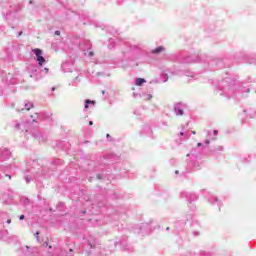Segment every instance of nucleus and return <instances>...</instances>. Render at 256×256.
<instances>
[{
	"label": "nucleus",
	"instance_id": "f257e3e1",
	"mask_svg": "<svg viewBox=\"0 0 256 256\" xmlns=\"http://www.w3.org/2000/svg\"><path fill=\"white\" fill-rule=\"evenodd\" d=\"M30 118L32 120H28V121H23V120H15L12 124L13 128L16 131H21L22 133H29L30 135H32V137H34V139H37V141H39V143H45L47 141V135L45 134H41V132H39L38 130H32L31 128H29L32 125H35V123H39L41 121V118L39 117L38 113H35L33 115H30Z\"/></svg>",
	"mask_w": 256,
	"mask_h": 256
},
{
	"label": "nucleus",
	"instance_id": "f03ea898",
	"mask_svg": "<svg viewBox=\"0 0 256 256\" xmlns=\"http://www.w3.org/2000/svg\"><path fill=\"white\" fill-rule=\"evenodd\" d=\"M178 61L180 63H197V61H203L207 63L208 69L210 71H215V69H223L225 67V62L219 58H212L206 55L199 56V54L185 55L181 54Z\"/></svg>",
	"mask_w": 256,
	"mask_h": 256
},
{
	"label": "nucleus",
	"instance_id": "7ed1b4c3",
	"mask_svg": "<svg viewBox=\"0 0 256 256\" xmlns=\"http://www.w3.org/2000/svg\"><path fill=\"white\" fill-rule=\"evenodd\" d=\"M216 94L227 99L235 97V80L227 77L220 81L216 89Z\"/></svg>",
	"mask_w": 256,
	"mask_h": 256
},
{
	"label": "nucleus",
	"instance_id": "20e7f679",
	"mask_svg": "<svg viewBox=\"0 0 256 256\" xmlns=\"http://www.w3.org/2000/svg\"><path fill=\"white\" fill-rule=\"evenodd\" d=\"M37 167H39V164L37 163V161L33 160L32 161V168L26 170L25 173V181L26 183H31V181H33V179H35V177H40V175H42V177H50L51 173L46 171V168H42V170H38L35 171L37 169Z\"/></svg>",
	"mask_w": 256,
	"mask_h": 256
},
{
	"label": "nucleus",
	"instance_id": "39448f33",
	"mask_svg": "<svg viewBox=\"0 0 256 256\" xmlns=\"http://www.w3.org/2000/svg\"><path fill=\"white\" fill-rule=\"evenodd\" d=\"M16 11H19V6L7 4L6 6H3L2 15L6 21H9L14 17Z\"/></svg>",
	"mask_w": 256,
	"mask_h": 256
},
{
	"label": "nucleus",
	"instance_id": "423d86ee",
	"mask_svg": "<svg viewBox=\"0 0 256 256\" xmlns=\"http://www.w3.org/2000/svg\"><path fill=\"white\" fill-rule=\"evenodd\" d=\"M91 47V41L89 40H84L80 44V49L84 52V55H86L87 57H93L94 55L93 51H91Z\"/></svg>",
	"mask_w": 256,
	"mask_h": 256
},
{
	"label": "nucleus",
	"instance_id": "0eeeda50",
	"mask_svg": "<svg viewBox=\"0 0 256 256\" xmlns=\"http://www.w3.org/2000/svg\"><path fill=\"white\" fill-rule=\"evenodd\" d=\"M180 199H186L188 203H193L199 199V196L196 193H191L187 191L180 192Z\"/></svg>",
	"mask_w": 256,
	"mask_h": 256
},
{
	"label": "nucleus",
	"instance_id": "6e6552de",
	"mask_svg": "<svg viewBox=\"0 0 256 256\" xmlns=\"http://www.w3.org/2000/svg\"><path fill=\"white\" fill-rule=\"evenodd\" d=\"M34 55H36V61L39 67H43V63H45V57H43V50L39 48H35L32 50Z\"/></svg>",
	"mask_w": 256,
	"mask_h": 256
},
{
	"label": "nucleus",
	"instance_id": "1a4fd4ad",
	"mask_svg": "<svg viewBox=\"0 0 256 256\" xmlns=\"http://www.w3.org/2000/svg\"><path fill=\"white\" fill-rule=\"evenodd\" d=\"M23 106H24L23 108H18L17 109L18 113L21 112V111H31V109H33V107H35L33 102H31L29 100H24Z\"/></svg>",
	"mask_w": 256,
	"mask_h": 256
},
{
	"label": "nucleus",
	"instance_id": "9d476101",
	"mask_svg": "<svg viewBox=\"0 0 256 256\" xmlns=\"http://www.w3.org/2000/svg\"><path fill=\"white\" fill-rule=\"evenodd\" d=\"M183 109H185V105H183L182 103H177L176 105H174L175 115L181 117V115H183Z\"/></svg>",
	"mask_w": 256,
	"mask_h": 256
},
{
	"label": "nucleus",
	"instance_id": "9b49d317",
	"mask_svg": "<svg viewBox=\"0 0 256 256\" xmlns=\"http://www.w3.org/2000/svg\"><path fill=\"white\" fill-rule=\"evenodd\" d=\"M9 157H11V151L7 148L2 149L0 153V160L3 161L4 159H9Z\"/></svg>",
	"mask_w": 256,
	"mask_h": 256
},
{
	"label": "nucleus",
	"instance_id": "f8f14e48",
	"mask_svg": "<svg viewBox=\"0 0 256 256\" xmlns=\"http://www.w3.org/2000/svg\"><path fill=\"white\" fill-rule=\"evenodd\" d=\"M131 53H141V47L139 45H130Z\"/></svg>",
	"mask_w": 256,
	"mask_h": 256
},
{
	"label": "nucleus",
	"instance_id": "ddd939ff",
	"mask_svg": "<svg viewBox=\"0 0 256 256\" xmlns=\"http://www.w3.org/2000/svg\"><path fill=\"white\" fill-rule=\"evenodd\" d=\"M162 51H165V47H163V46H158V47H156L155 49H153V50L151 51V53H152L153 55H159V53H162Z\"/></svg>",
	"mask_w": 256,
	"mask_h": 256
},
{
	"label": "nucleus",
	"instance_id": "4468645a",
	"mask_svg": "<svg viewBox=\"0 0 256 256\" xmlns=\"http://www.w3.org/2000/svg\"><path fill=\"white\" fill-rule=\"evenodd\" d=\"M33 251H35V248H32L30 246H25L23 248V253H25V255H32Z\"/></svg>",
	"mask_w": 256,
	"mask_h": 256
},
{
	"label": "nucleus",
	"instance_id": "2eb2a0df",
	"mask_svg": "<svg viewBox=\"0 0 256 256\" xmlns=\"http://www.w3.org/2000/svg\"><path fill=\"white\" fill-rule=\"evenodd\" d=\"M143 83H147V80H145V78H137L135 85H137V87H141V85H143Z\"/></svg>",
	"mask_w": 256,
	"mask_h": 256
},
{
	"label": "nucleus",
	"instance_id": "dca6fc26",
	"mask_svg": "<svg viewBox=\"0 0 256 256\" xmlns=\"http://www.w3.org/2000/svg\"><path fill=\"white\" fill-rule=\"evenodd\" d=\"M92 105V107L95 105V101L93 100H86L84 104V109H89V106Z\"/></svg>",
	"mask_w": 256,
	"mask_h": 256
},
{
	"label": "nucleus",
	"instance_id": "f3484780",
	"mask_svg": "<svg viewBox=\"0 0 256 256\" xmlns=\"http://www.w3.org/2000/svg\"><path fill=\"white\" fill-rule=\"evenodd\" d=\"M67 67H69V63L65 62L62 64V69H63L64 73H70L71 68H67Z\"/></svg>",
	"mask_w": 256,
	"mask_h": 256
},
{
	"label": "nucleus",
	"instance_id": "a211bd4d",
	"mask_svg": "<svg viewBox=\"0 0 256 256\" xmlns=\"http://www.w3.org/2000/svg\"><path fill=\"white\" fill-rule=\"evenodd\" d=\"M160 77H161L163 83H167L169 81V75H167L165 73L161 74Z\"/></svg>",
	"mask_w": 256,
	"mask_h": 256
},
{
	"label": "nucleus",
	"instance_id": "6ab92c4d",
	"mask_svg": "<svg viewBox=\"0 0 256 256\" xmlns=\"http://www.w3.org/2000/svg\"><path fill=\"white\" fill-rule=\"evenodd\" d=\"M181 137H185V139H189V137H191V133L190 132H180Z\"/></svg>",
	"mask_w": 256,
	"mask_h": 256
},
{
	"label": "nucleus",
	"instance_id": "aec40b11",
	"mask_svg": "<svg viewBox=\"0 0 256 256\" xmlns=\"http://www.w3.org/2000/svg\"><path fill=\"white\" fill-rule=\"evenodd\" d=\"M109 49H114L115 48V41L113 40V38L109 39Z\"/></svg>",
	"mask_w": 256,
	"mask_h": 256
},
{
	"label": "nucleus",
	"instance_id": "412c9836",
	"mask_svg": "<svg viewBox=\"0 0 256 256\" xmlns=\"http://www.w3.org/2000/svg\"><path fill=\"white\" fill-rule=\"evenodd\" d=\"M212 199H213L214 203H217L218 207H221V202L219 201V199H217V197L212 196Z\"/></svg>",
	"mask_w": 256,
	"mask_h": 256
},
{
	"label": "nucleus",
	"instance_id": "4be33fe9",
	"mask_svg": "<svg viewBox=\"0 0 256 256\" xmlns=\"http://www.w3.org/2000/svg\"><path fill=\"white\" fill-rule=\"evenodd\" d=\"M88 247H90V249H95V240H93L92 242L89 241L88 242Z\"/></svg>",
	"mask_w": 256,
	"mask_h": 256
},
{
	"label": "nucleus",
	"instance_id": "5701e85b",
	"mask_svg": "<svg viewBox=\"0 0 256 256\" xmlns=\"http://www.w3.org/2000/svg\"><path fill=\"white\" fill-rule=\"evenodd\" d=\"M52 165H61V159H54Z\"/></svg>",
	"mask_w": 256,
	"mask_h": 256
},
{
	"label": "nucleus",
	"instance_id": "b1692460",
	"mask_svg": "<svg viewBox=\"0 0 256 256\" xmlns=\"http://www.w3.org/2000/svg\"><path fill=\"white\" fill-rule=\"evenodd\" d=\"M144 99H146V101H150V99H153V95L147 94L144 96Z\"/></svg>",
	"mask_w": 256,
	"mask_h": 256
},
{
	"label": "nucleus",
	"instance_id": "393cba45",
	"mask_svg": "<svg viewBox=\"0 0 256 256\" xmlns=\"http://www.w3.org/2000/svg\"><path fill=\"white\" fill-rule=\"evenodd\" d=\"M193 169L194 171H199V163H195Z\"/></svg>",
	"mask_w": 256,
	"mask_h": 256
},
{
	"label": "nucleus",
	"instance_id": "a878e982",
	"mask_svg": "<svg viewBox=\"0 0 256 256\" xmlns=\"http://www.w3.org/2000/svg\"><path fill=\"white\" fill-rule=\"evenodd\" d=\"M23 203L24 205H29L30 203L29 198H24Z\"/></svg>",
	"mask_w": 256,
	"mask_h": 256
},
{
	"label": "nucleus",
	"instance_id": "bb28decb",
	"mask_svg": "<svg viewBox=\"0 0 256 256\" xmlns=\"http://www.w3.org/2000/svg\"><path fill=\"white\" fill-rule=\"evenodd\" d=\"M145 129H146V131H148V133H153V130H151V127L146 126Z\"/></svg>",
	"mask_w": 256,
	"mask_h": 256
},
{
	"label": "nucleus",
	"instance_id": "cd10ccee",
	"mask_svg": "<svg viewBox=\"0 0 256 256\" xmlns=\"http://www.w3.org/2000/svg\"><path fill=\"white\" fill-rule=\"evenodd\" d=\"M109 33H111V34L113 35V34L117 33V30H111V29H109Z\"/></svg>",
	"mask_w": 256,
	"mask_h": 256
},
{
	"label": "nucleus",
	"instance_id": "c85d7f7f",
	"mask_svg": "<svg viewBox=\"0 0 256 256\" xmlns=\"http://www.w3.org/2000/svg\"><path fill=\"white\" fill-rule=\"evenodd\" d=\"M35 237H36L37 241H39V231H37V232L35 233Z\"/></svg>",
	"mask_w": 256,
	"mask_h": 256
},
{
	"label": "nucleus",
	"instance_id": "c756f323",
	"mask_svg": "<svg viewBox=\"0 0 256 256\" xmlns=\"http://www.w3.org/2000/svg\"><path fill=\"white\" fill-rule=\"evenodd\" d=\"M125 251H133V248H128L127 246H125Z\"/></svg>",
	"mask_w": 256,
	"mask_h": 256
},
{
	"label": "nucleus",
	"instance_id": "7c9ffc66",
	"mask_svg": "<svg viewBox=\"0 0 256 256\" xmlns=\"http://www.w3.org/2000/svg\"><path fill=\"white\" fill-rule=\"evenodd\" d=\"M19 219H20V221H23V219H25V215H20V217H19Z\"/></svg>",
	"mask_w": 256,
	"mask_h": 256
},
{
	"label": "nucleus",
	"instance_id": "2f4dec72",
	"mask_svg": "<svg viewBox=\"0 0 256 256\" xmlns=\"http://www.w3.org/2000/svg\"><path fill=\"white\" fill-rule=\"evenodd\" d=\"M144 227H147V224H142V226L140 227V231H143Z\"/></svg>",
	"mask_w": 256,
	"mask_h": 256
},
{
	"label": "nucleus",
	"instance_id": "473e14b6",
	"mask_svg": "<svg viewBox=\"0 0 256 256\" xmlns=\"http://www.w3.org/2000/svg\"><path fill=\"white\" fill-rule=\"evenodd\" d=\"M213 135H219V131L218 130H214L213 131Z\"/></svg>",
	"mask_w": 256,
	"mask_h": 256
},
{
	"label": "nucleus",
	"instance_id": "72a5a7b5",
	"mask_svg": "<svg viewBox=\"0 0 256 256\" xmlns=\"http://www.w3.org/2000/svg\"><path fill=\"white\" fill-rule=\"evenodd\" d=\"M55 35H61V31L56 30V31H55Z\"/></svg>",
	"mask_w": 256,
	"mask_h": 256
},
{
	"label": "nucleus",
	"instance_id": "f704fd0d",
	"mask_svg": "<svg viewBox=\"0 0 256 256\" xmlns=\"http://www.w3.org/2000/svg\"><path fill=\"white\" fill-rule=\"evenodd\" d=\"M23 35V31H20L19 33H18V37H21Z\"/></svg>",
	"mask_w": 256,
	"mask_h": 256
},
{
	"label": "nucleus",
	"instance_id": "c9c22d12",
	"mask_svg": "<svg viewBox=\"0 0 256 256\" xmlns=\"http://www.w3.org/2000/svg\"><path fill=\"white\" fill-rule=\"evenodd\" d=\"M205 145H209L210 141L209 140H205Z\"/></svg>",
	"mask_w": 256,
	"mask_h": 256
},
{
	"label": "nucleus",
	"instance_id": "e433bc0d",
	"mask_svg": "<svg viewBox=\"0 0 256 256\" xmlns=\"http://www.w3.org/2000/svg\"><path fill=\"white\" fill-rule=\"evenodd\" d=\"M197 147H203V143H198Z\"/></svg>",
	"mask_w": 256,
	"mask_h": 256
},
{
	"label": "nucleus",
	"instance_id": "4c0bfd02",
	"mask_svg": "<svg viewBox=\"0 0 256 256\" xmlns=\"http://www.w3.org/2000/svg\"><path fill=\"white\" fill-rule=\"evenodd\" d=\"M3 95V89L0 88V97Z\"/></svg>",
	"mask_w": 256,
	"mask_h": 256
},
{
	"label": "nucleus",
	"instance_id": "58836bf2",
	"mask_svg": "<svg viewBox=\"0 0 256 256\" xmlns=\"http://www.w3.org/2000/svg\"><path fill=\"white\" fill-rule=\"evenodd\" d=\"M218 151H223V147L220 146V147L218 148Z\"/></svg>",
	"mask_w": 256,
	"mask_h": 256
},
{
	"label": "nucleus",
	"instance_id": "ea45409f",
	"mask_svg": "<svg viewBox=\"0 0 256 256\" xmlns=\"http://www.w3.org/2000/svg\"><path fill=\"white\" fill-rule=\"evenodd\" d=\"M6 223H8V225L11 224V219H8Z\"/></svg>",
	"mask_w": 256,
	"mask_h": 256
},
{
	"label": "nucleus",
	"instance_id": "a19ab883",
	"mask_svg": "<svg viewBox=\"0 0 256 256\" xmlns=\"http://www.w3.org/2000/svg\"><path fill=\"white\" fill-rule=\"evenodd\" d=\"M55 89H57L55 86H53L52 88H51V91H55Z\"/></svg>",
	"mask_w": 256,
	"mask_h": 256
},
{
	"label": "nucleus",
	"instance_id": "79ce46f5",
	"mask_svg": "<svg viewBox=\"0 0 256 256\" xmlns=\"http://www.w3.org/2000/svg\"><path fill=\"white\" fill-rule=\"evenodd\" d=\"M209 203L214 204L215 202L211 201V198L208 199Z\"/></svg>",
	"mask_w": 256,
	"mask_h": 256
},
{
	"label": "nucleus",
	"instance_id": "37998d69",
	"mask_svg": "<svg viewBox=\"0 0 256 256\" xmlns=\"http://www.w3.org/2000/svg\"><path fill=\"white\" fill-rule=\"evenodd\" d=\"M193 234L197 237V235H199V232H193Z\"/></svg>",
	"mask_w": 256,
	"mask_h": 256
},
{
	"label": "nucleus",
	"instance_id": "c03bdc74",
	"mask_svg": "<svg viewBox=\"0 0 256 256\" xmlns=\"http://www.w3.org/2000/svg\"><path fill=\"white\" fill-rule=\"evenodd\" d=\"M77 81H79V76H77V77L75 78V82H77Z\"/></svg>",
	"mask_w": 256,
	"mask_h": 256
},
{
	"label": "nucleus",
	"instance_id": "a18cd8bd",
	"mask_svg": "<svg viewBox=\"0 0 256 256\" xmlns=\"http://www.w3.org/2000/svg\"><path fill=\"white\" fill-rule=\"evenodd\" d=\"M43 245H44V247H47V245H49V244L47 242H44Z\"/></svg>",
	"mask_w": 256,
	"mask_h": 256
},
{
	"label": "nucleus",
	"instance_id": "49530a36",
	"mask_svg": "<svg viewBox=\"0 0 256 256\" xmlns=\"http://www.w3.org/2000/svg\"><path fill=\"white\" fill-rule=\"evenodd\" d=\"M175 174H176V175H179V170H176V171H175Z\"/></svg>",
	"mask_w": 256,
	"mask_h": 256
},
{
	"label": "nucleus",
	"instance_id": "de8ad7c7",
	"mask_svg": "<svg viewBox=\"0 0 256 256\" xmlns=\"http://www.w3.org/2000/svg\"><path fill=\"white\" fill-rule=\"evenodd\" d=\"M10 83L13 85L15 83V80L10 81Z\"/></svg>",
	"mask_w": 256,
	"mask_h": 256
},
{
	"label": "nucleus",
	"instance_id": "09e8293b",
	"mask_svg": "<svg viewBox=\"0 0 256 256\" xmlns=\"http://www.w3.org/2000/svg\"><path fill=\"white\" fill-rule=\"evenodd\" d=\"M251 90L248 88V89H246V93H249Z\"/></svg>",
	"mask_w": 256,
	"mask_h": 256
},
{
	"label": "nucleus",
	"instance_id": "8fccbe9b",
	"mask_svg": "<svg viewBox=\"0 0 256 256\" xmlns=\"http://www.w3.org/2000/svg\"><path fill=\"white\" fill-rule=\"evenodd\" d=\"M192 135H196V132L195 131H191Z\"/></svg>",
	"mask_w": 256,
	"mask_h": 256
},
{
	"label": "nucleus",
	"instance_id": "3c124183",
	"mask_svg": "<svg viewBox=\"0 0 256 256\" xmlns=\"http://www.w3.org/2000/svg\"><path fill=\"white\" fill-rule=\"evenodd\" d=\"M97 179H101V175L98 174V175H97Z\"/></svg>",
	"mask_w": 256,
	"mask_h": 256
},
{
	"label": "nucleus",
	"instance_id": "603ef678",
	"mask_svg": "<svg viewBox=\"0 0 256 256\" xmlns=\"http://www.w3.org/2000/svg\"><path fill=\"white\" fill-rule=\"evenodd\" d=\"M89 125H93V121H89Z\"/></svg>",
	"mask_w": 256,
	"mask_h": 256
},
{
	"label": "nucleus",
	"instance_id": "864d4df0",
	"mask_svg": "<svg viewBox=\"0 0 256 256\" xmlns=\"http://www.w3.org/2000/svg\"><path fill=\"white\" fill-rule=\"evenodd\" d=\"M106 137H107V139H109V137H111V135L107 134Z\"/></svg>",
	"mask_w": 256,
	"mask_h": 256
},
{
	"label": "nucleus",
	"instance_id": "5fc2aeb1",
	"mask_svg": "<svg viewBox=\"0 0 256 256\" xmlns=\"http://www.w3.org/2000/svg\"><path fill=\"white\" fill-rule=\"evenodd\" d=\"M45 71H46V73H48V72H49V69L45 68Z\"/></svg>",
	"mask_w": 256,
	"mask_h": 256
},
{
	"label": "nucleus",
	"instance_id": "6e6d98bb",
	"mask_svg": "<svg viewBox=\"0 0 256 256\" xmlns=\"http://www.w3.org/2000/svg\"><path fill=\"white\" fill-rule=\"evenodd\" d=\"M6 177H8L9 179H11V175H6Z\"/></svg>",
	"mask_w": 256,
	"mask_h": 256
},
{
	"label": "nucleus",
	"instance_id": "4d7b16f0",
	"mask_svg": "<svg viewBox=\"0 0 256 256\" xmlns=\"http://www.w3.org/2000/svg\"><path fill=\"white\" fill-rule=\"evenodd\" d=\"M102 95H105V90L102 91Z\"/></svg>",
	"mask_w": 256,
	"mask_h": 256
},
{
	"label": "nucleus",
	"instance_id": "13d9d810",
	"mask_svg": "<svg viewBox=\"0 0 256 256\" xmlns=\"http://www.w3.org/2000/svg\"><path fill=\"white\" fill-rule=\"evenodd\" d=\"M137 95H139V94H135V93H134V97H137Z\"/></svg>",
	"mask_w": 256,
	"mask_h": 256
},
{
	"label": "nucleus",
	"instance_id": "bf43d9fd",
	"mask_svg": "<svg viewBox=\"0 0 256 256\" xmlns=\"http://www.w3.org/2000/svg\"><path fill=\"white\" fill-rule=\"evenodd\" d=\"M12 29H15V26H11Z\"/></svg>",
	"mask_w": 256,
	"mask_h": 256
},
{
	"label": "nucleus",
	"instance_id": "052dcab7",
	"mask_svg": "<svg viewBox=\"0 0 256 256\" xmlns=\"http://www.w3.org/2000/svg\"><path fill=\"white\" fill-rule=\"evenodd\" d=\"M166 231H169V227L166 228Z\"/></svg>",
	"mask_w": 256,
	"mask_h": 256
},
{
	"label": "nucleus",
	"instance_id": "680f3d73",
	"mask_svg": "<svg viewBox=\"0 0 256 256\" xmlns=\"http://www.w3.org/2000/svg\"><path fill=\"white\" fill-rule=\"evenodd\" d=\"M208 135H211V132H208Z\"/></svg>",
	"mask_w": 256,
	"mask_h": 256
},
{
	"label": "nucleus",
	"instance_id": "e2e57ef3",
	"mask_svg": "<svg viewBox=\"0 0 256 256\" xmlns=\"http://www.w3.org/2000/svg\"><path fill=\"white\" fill-rule=\"evenodd\" d=\"M70 251L72 252V251H73V249H70Z\"/></svg>",
	"mask_w": 256,
	"mask_h": 256
},
{
	"label": "nucleus",
	"instance_id": "0e129e2a",
	"mask_svg": "<svg viewBox=\"0 0 256 256\" xmlns=\"http://www.w3.org/2000/svg\"><path fill=\"white\" fill-rule=\"evenodd\" d=\"M0 153H1V149H0Z\"/></svg>",
	"mask_w": 256,
	"mask_h": 256
}]
</instances>
